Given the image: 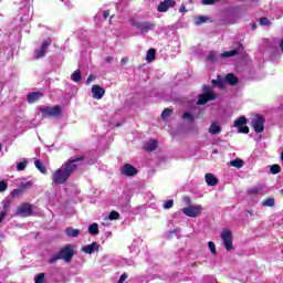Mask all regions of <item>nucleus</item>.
<instances>
[{
    "instance_id": "nucleus-1",
    "label": "nucleus",
    "mask_w": 283,
    "mask_h": 283,
    "mask_svg": "<svg viewBox=\"0 0 283 283\" xmlns=\"http://www.w3.org/2000/svg\"><path fill=\"white\" fill-rule=\"evenodd\" d=\"M82 160H85V156L71 157L52 174V184L65 185V182L70 180V176H72L74 171L78 169V165H76V163H82Z\"/></svg>"
},
{
    "instance_id": "nucleus-2",
    "label": "nucleus",
    "mask_w": 283,
    "mask_h": 283,
    "mask_svg": "<svg viewBox=\"0 0 283 283\" xmlns=\"http://www.w3.org/2000/svg\"><path fill=\"white\" fill-rule=\"evenodd\" d=\"M74 245L66 244L49 259V264H56L59 260H64L66 264H70V262H72V258H74Z\"/></svg>"
},
{
    "instance_id": "nucleus-3",
    "label": "nucleus",
    "mask_w": 283,
    "mask_h": 283,
    "mask_svg": "<svg viewBox=\"0 0 283 283\" xmlns=\"http://www.w3.org/2000/svg\"><path fill=\"white\" fill-rule=\"evenodd\" d=\"M42 118H59L63 111L60 105L55 106H42L39 108Z\"/></svg>"
},
{
    "instance_id": "nucleus-4",
    "label": "nucleus",
    "mask_w": 283,
    "mask_h": 283,
    "mask_svg": "<svg viewBox=\"0 0 283 283\" xmlns=\"http://www.w3.org/2000/svg\"><path fill=\"white\" fill-rule=\"evenodd\" d=\"M130 24L138 31H140L142 34H147V32H150V30H154V28H156V23L154 22H138L135 19H130Z\"/></svg>"
},
{
    "instance_id": "nucleus-5",
    "label": "nucleus",
    "mask_w": 283,
    "mask_h": 283,
    "mask_svg": "<svg viewBox=\"0 0 283 283\" xmlns=\"http://www.w3.org/2000/svg\"><path fill=\"white\" fill-rule=\"evenodd\" d=\"M221 240L227 251H233V233H231V230L223 229L221 231Z\"/></svg>"
},
{
    "instance_id": "nucleus-6",
    "label": "nucleus",
    "mask_w": 283,
    "mask_h": 283,
    "mask_svg": "<svg viewBox=\"0 0 283 283\" xmlns=\"http://www.w3.org/2000/svg\"><path fill=\"white\" fill-rule=\"evenodd\" d=\"M182 213L187 216L188 218H198V216L202 214V206L197 205H190L182 209Z\"/></svg>"
},
{
    "instance_id": "nucleus-7",
    "label": "nucleus",
    "mask_w": 283,
    "mask_h": 283,
    "mask_svg": "<svg viewBox=\"0 0 283 283\" xmlns=\"http://www.w3.org/2000/svg\"><path fill=\"white\" fill-rule=\"evenodd\" d=\"M264 123H266V119L260 114L255 115L252 119V128L256 134H262V132H264Z\"/></svg>"
},
{
    "instance_id": "nucleus-8",
    "label": "nucleus",
    "mask_w": 283,
    "mask_h": 283,
    "mask_svg": "<svg viewBox=\"0 0 283 283\" xmlns=\"http://www.w3.org/2000/svg\"><path fill=\"white\" fill-rule=\"evenodd\" d=\"M50 45H52V40H50V39L43 40L40 49L34 51V59H36V60L43 59V56H45V54H48V49L50 48Z\"/></svg>"
},
{
    "instance_id": "nucleus-9",
    "label": "nucleus",
    "mask_w": 283,
    "mask_h": 283,
    "mask_svg": "<svg viewBox=\"0 0 283 283\" xmlns=\"http://www.w3.org/2000/svg\"><path fill=\"white\" fill-rule=\"evenodd\" d=\"M249 120L245 116H240L235 122L234 126L239 129V134H249V126H247V123Z\"/></svg>"
},
{
    "instance_id": "nucleus-10",
    "label": "nucleus",
    "mask_w": 283,
    "mask_h": 283,
    "mask_svg": "<svg viewBox=\"0 0 283 283\" xmlns=\"http://www.w3.org/2000/svg\"><path fill=\"white\" fill-rule=\"evenodd\" d=\"M120 174L130 178L138 175V169L132 166V164H125L120 169Z\"/></svg>"
},
{
    "instance_id": "nucleus-11",
    "label": "nucleus",
    "mask_w": 283,
    "mask_h": 283,
    "mask_svg": "<svg viewBox=\"0 0 283 283\" xmlns=\"http://www.w3.org/2000/svg\"><path fill=\"white\" fill-rule=\"evenodd\" d=\"M216 98H218V94L201 93L198 96L197 105H207L209 101H216Z\"/></svg>"
},
{
    "instance_id": "nucleus-12",
    "label": "nucleus",
    "mask_w": 283,
    "mask_h": 283,
    "mask_svg": "<svg viewBox=\"0 0 283 283\" xmlns=\"http://www.w3.org/2000/svg\"><path fill=\"white\" fill-rule=\"evenodd\" d=\"M92 94L95 101H101V98L105 96V88L101 87V85L94 84L92 86Z\"/></svg>"
},
{
    "instance_id": "nucleus-13",
    "label": "nucleus",
    "mask_w": 283,
    "mask_h": 283,
    "mask_svg": "<svg viewBox=\"0 0 283 283\" xmlns=\"http://www.w3.org/2000/svg\"><path fill=\"white\" fill-rule=\"evenodd\" d=\"M176 6V0H164L159 3L157 11L158 12H167L169 8H174Z\"/></svg>"
},
{
    "instance_id": "nucleus-14",
    "label": "nucleus",
    "mask_w": 283,
    "mask_h": 283,
    "mask_svg": "<svg viewBox=\"0 0 283 283\" xmlns=\"http://www.w3.org/2000/svg\"><path fill=\"white\" fill-rule=\"evenodd\" d=\"M99 249H101V245L96 241H94L88 245H84L82 248V251L87 255H92V253H95V251H99Z\"/></svg>"
},
{
    "instance_id": "nucleus-15",
    "label": "nucleus",
    "mask_w": 283,
    "mask_h": 283,
    "mask_svg": "<svg viewBox=\"0 0 283 283\" xmlns=\"http://www.w3.org/2000/svg\"><path fill=\"white\" fill-rule=\"evenodd\" d=\"M18 214L19 216H32V205H30V203H22L18 208Z\"/></svg>"
},
{
    "instance_id": "nucleus-16",
    "label": "nucleus",
    "mask_w": 283,
    "mask_h": 283,
    "mask_svg": "<svg viewBox=\"0 0 283 283\" xmlns=\"http://www.w3.org/2000/svg\"><path fill=\"white\" fill-rule=\"evenodd\" d=\"M209 134H212L213 136H218V134L222 133V126H220V122L214 120L210 124V127L208 129Z\"/></svg>"
},
{
    "instance_id": "nucleus-17",
    "label": "nucleus",
    "mask_w": 283,
    "mask_h": 283,
    "mask_svg": "<svg viewBox=\"0 0 283 283\" xmlns=\"http://www.w3.org/2000/svg\"><path fill=\"white\" fill-rule=\"evenodd\" d=\"M41 98H43V93L41 92H32L27 95V101L31 104L39 102Z\"/></svg>"
},
{
    "instance_id": "nucleus-18",
    "label": "nucleus",
    "mask_w": 283,
    "mask_h": 283,
    "mask_svg": "<svg viewBox=\"0 0 283 283\" xmlns=\"http://www.w3.org/2000/svg\"><path fill=\"white\" fill-rule=\"evenodd\" d=\"M158 149V140L150 139L144 145V151H156Z\"/></svg>"
},
{
    "instance_id": "nucleus-19",
    "label": "nucleus",
    "mask_w": 283,
    "mask_h": 283,
    "mask_svg": "<svg viewBox=\"0 0 283 283\" xmlns=\"http://www.w3.org/2000/svg\"><path fill=\"white\" fill-rule=\"evenodd\" d=\"M205 178L208 187H216L219 182V180L211 172L206 174Z\"/></svg>"
},
{
    "instance_id": "nucleus-20",
    "label": "nucleus",
    "mask_w": 283,
    "mask_h": 283,
    "mask_svg": "<svg viewBox=\"0 0 283 283\" xmlns=\"http://www.w3.org/2000/svg\"><path fill=\"white\" fill-rule=\"evenodd\" d=\"M226 83H228V85L235 86L240 83V80L233 73H228L226 75Z\"/></svg>"
},
{
    "instance_id": "nucleus-21",
    "label": "nucleus",
    "mask_w": 283,
    "mask_h": 283,
    "mask_svg": "<svg viewBox=\"0 0 283 283\" xmlns=\"http://www.w3.org/2000/svg\"><path fill=\"white\" fill-rule=\"evenodd\" d=\"M65 234L69 238H78V235H81V230L69 227L65 229Z\"/></svg>"
},
{
    "instance_id": "nucleus-22",
    "label": "nucleus",
    "mask_w": 283,
    "mask_h": 283,
    "mask_svg": "<svg viewBox=\"0 0 283 283\" xmlns=\"http://www.w3.org/2000/svg\"><path fill=\"white\" fill-rule=\"evenodd\" d=\"M34 166L36 170L40 171V174H48V168L45 167V165H43V161H41V159H36L34 161Z\"/></svg>"
},
{
    "instance_id": "nucleus-23",
    "label": "nucleus",
    "mask_w": 283,
    "mask_h": 283,
    "mask_svg": "<svg viewBox=\"0 0 283 283\" xmlns=\"http://www.w3.org/2000/svg\"><path fill=\"white\" fill-rule=\"evenodd\" d=\"M146 61L148 63H154V61H156V49H149L147 51Z\"/></svg>"
},
{
    "instance_id": "nucleus-24",
    "label": "nucleus",
    "mask_w": 283,
    "mask_h": 283,
    "mask_svg": "<svg viewBox=\"0 0 283 283\" xmlns=\"http://www.w3.org/2000/svg\"><path fill=\"white\" fill-rule=\"evenodd\" d=\"M263 189L264 188L262 186L249 188L247 190V195L248 196H258V193H262Z\"/></svg>"
},
{
    "instance_id": "nucleus-25",
    "label": "nucleus",
    "mask_w": 283,
    "mask_h": 283,
    "mask_svg": "<svg viewBox=\"0 0 283 283\" xmlns=\"http://www.w3.org/2000/svg\"><path fill=\"white\" fill-rule=\"evenodd\" d=\"M240 54V51H238V49H234L232 51H226L223 53H221V59H229L231 56H238Z\"/></svg>"
},
{
    "instance_id": "nucleus-26",
    "label": "nucleus",
    "mask_w": 283,
    "mask_h": 283,
    "mask_svg": "<svg viewBox=\"0 0 283 283\" xmlns=\"http://www.w3.org/2000/svg\"><path fill=\"white\" fill-rule=\"evenodd\" d=\"M230 167H235V169H242L244 167V160L237 158L230 161Z\"/></svg>"
},
{
    "instance_id": "nucleus-27",
    "label": "nucleus",
    "mask_w": 283,
    "mask_h": 283,
    "mask_svg": "<svg viewBox=\"0 0 283 283\" xmlns=\"http://www.w3.org/2000/svg\"><path fill=\"white\" fill-rule=\"evenodd\" d=\"M82 78H83V75L81 74V70H76V71H74V72L71 74V80H72L74 83L81 82Z\"/></svg>"
},
{
    "instance_id": "nucleus-28",
    "label": "nucleus",
    "mask_w": 283,
    "mask_h": 283,
    "mask_svg": "<svg viewBox=\"0 0 283 283\" xmlns=\"http://www.w3.org/2000/svg\"><path fill=\"white\" fill-rule=\"evenodd\" d=\"M282 171V166L277 165V164H274L270 167V172L273 175V176H277V174H280Z\"/></svg>"
},
{
    "instance_id": "nucleus-29",
    "label": "nucleus",
    "mask_w": 283,
    "mask_h": 283,
    "mask_svg": "<svg viewBox=\"0 0 283 283\" xmlns=\"http://www.w3.org/2000/svg\"><path fill=\"white\" fill-rule=\"evenodd\" d=\"M88 233H91V235H98L99 231H98V223H92L88 227Z\"/></svg>"
},
{
    "instance_id": "nucleus-30",
    "label": "nucleus",
    "mask_w": 283,
    "mask_h": 283,
    "mask_svg": "<svg viewBox=\"0 0 283 283\" xmlns=\"http://www.w3.org/2000/svg\"><path fill=\"white\" fill-rule=\"evenodd\" d=\"M174 114V109L171 108H165L161 113V118L163 120H167L169 118V116H171Z\"/></svg>"
},
{
    "instance_id": "nucleus-31",
    "label": "nucleus",
    "mask_w": 283,
    "mask_h": 283,
    "mask_svg": "<svg viewBox=\"0 0 283 283\" xmlns=\"http://www.w3.org/2000/svg\"><path fill=\"white\" fill-rule=\"evenodd\" d=\"M209 17H205V15H199L196 21L195 24L196 25H202V23H207L209 21Z\"/></svg>"
},
{
    "instance_id": "nucleus-32",
    "label": "nucleus",
    "mask_w": 283,
    "mask_h": 283,
    "mask_svg": "<svg viewBox=\"0 0 283 283\" xmlns=\"http://www.w3.org/2000/svg\"><path fill=\"white\" fill-rule=\"evenodd\" d=\"M263 207H275V199L274 198H268L262 201Z\"/></svg>"
},
{
    "instance_id": "nucleus-33",
    "label": "nucleus",
    "mask_w": 283,
    "mask_h": 283,
    "mask_svg": "<svg viewBox=\"0 0 283 283\" xmlns=\"http://www.w3.org/2000/svg\"><path fill=\"white\" fill-rule=\"evenodd\" d=\"M109 220H120V213L118 211H111L108 214Z\"/></svg>"
},
{
    "instance_id": "nucleus-34",
    "label": "nucleus",
    "mask_w": 283,
    "mask_h": 283,
    "mask_svg": "<svg viewBox=\"0 0 283 283\" xmlns=\"http://www.w3.org/2000/svg\"><path fill=\"white\" fill-rule=\"evenodd\" d=\"M27 167H28V160L24 159L23 161H20L17 165V170L18 171H23Z\"/></svg>"
},
{
    "instance_id": "nucleus-35",
    "label": "nucleus",
    "mask_w": 283,
    "mask_h": 283,
    "mask_svg": "<svg viewBox=\"0 0 283 283\" xmlns=\"http://www.w3.org/2000/svg\"><path fill=\"white\" fill-rule=\"evenodd\" d=\"M182 118L184 120H190V123H193L195 120L193 114L189 112L184 113Z\"/></svg>"
},
{
    "instance_id": "nucleus-36",
    "label": "nucleus",
    "mask_w": 283,
    "mask_h": 283,
    "mask_svg": "<svg viewBox=\"0 0 283 283\" xmlns=\"http://www.w3.org/2000/svg\"><path fill=\"white\" fill-rule=\"evenodd\" d=\"M21 193H23V189L15 188L11 191V198H17V196H21Z\"/></svg>"
},
{
    "instance_id": "nucleus-37",
    "label": "nucleus",
    "mask_w": 283,
    "mask_h": 283,
    "mask_svg": "<svg viewBox=\"0 0 283 283\" xmlns=\"http://www.w3.org/2000/svg\"><path fill=\"white\" fill-rule=\"evenodd\" d=\"M202 94H216V92H213V90H211V87L207 84L202 86Z\"/></svg>"
},
{
    "instance_id": "nucleus-38",
    "label": "nucleus",
    "mask_w": 283,
    "mask_h": 283,
    "mask_svg": "<svg viewBox=\"0 0 283 283\" xmlns=\"http://www.w3.org/2000/svg\"><path fill=\"white\" fill-rule=\"evenodd\" d=\"M43 282H45V273H39L35 276V283H43Z\"/></svg>"
},
{
    "instance_id": "nucleus-39",
    "label": "nucleus",
    "mask_w": 283,
    "mask_h": 283,
    "mask_svg": "<svg viewBox=\"0 0 283 283\" xmlns=\"http://www.w3.org/2000/svg\"><path fill=\"white\" fill-rule=\"evenodd\" d=\"M208 247H209L210 252L212 253V255H216V253H218V252L216 251V243H213L212 241H209V242H208Z\"/></svg>"
},
{
    "instance_id": "nucleus-40",
    "label": "nucleus",
    "mask_w": 283,
    "mask_h": 283,
    "mask_svg": "<svg viewBox=\"0 0 283 283\" xmlns=\"http://www.w3.org/2000/svg\"><path fill=\"white\" fill-rule=\"evenodd\" d=\"M30 187H32V181H27L20 185V189H22V191H25V189H30Z\"/></svg>"
},
{
    "instance_id": "nucleus-41",
    "label": "nucleus",
    "mask_w": 283,
    "mask_h": 283,
    "mask_svg": "<svg viewBox=\"0 0 283 283\" xmlns=\"http://www.w3.org/2000/svg\"><path fill=\"white\" fill-rule=\"evenodd\" d=\"M260 25H271V20H269V18H261L260 19Z\"/></svg>"
},
{
    "instance_id": "nucleus-42",
    "label": "nucleus",
    "mask_w": 283,
    "mask_h": 283,
    "mask_svg": "<svg viewBox=\"0 0 283 283\" xmlns=\"http://www.w3.org/2000/svg\"><path fill=\"white\" fill-rule=\"evenodd\" d=\"M220 0H201L203 6H213V3H218Z\"/></svg>"
},
{
    "instance_id": "nucleus-43",
    "label": "nucleus",
    "mask_w": 283,
    "mask_h": 283,
    "mask_svg": "<svg viewBox=\"0 0 283 283\" xmlns=\"http://www.w3.org/2000/svg\"><path fill=\"white\" fill-rule=\"evenodd\" d=\"M212 85H218V87H224V82L222 80H212Z\"/></svg>"
},
{
    "instance_id": "nucleus-44",
    "label": "nucleus",
    "mask_w": 283,
    "mask_h": 283,
    "mask_svg": "<svg viewBox=\"0 0 283 283\" xmlns=\"http://www.w3.org/2000/svg\"><path fill=\"white\" fill-rule=\"evenodd\" d=\"M171 207H174V200L172 199L165 201L164 209H171Z\"/></svg>"
},
{
    "instance_id": "nucleus-45",
    "label": "nucleus",
    "mask_w": 283,
    "mask_h": 283,
    "mask_svg": "<svg viewBox=\"0 0 283 283\" xmlns=\"http://www.w3.org/2000/svg\"><path fill=\"white\" fill-rule=\"evenodd\" d=\"M208 61H210L211 63H216V53L212 51L208 54Z\"/></svg>"
},
{
    "instance_id": "nucleus-46",
    "label": "nucleus",
    "mask_w": 283,
    "mask_h": 283,
    "mask_svg": "<svg viewBox=\"0 0 283 283\" xmlns=\"http://www.w3.org/2000/svg\"><path fill=\"white\" fill-rule=\"evenodd\" d=\"M8 189V184L4 180L0 181V192H3Z\"/></svg>"
},
{
    "instance_id": "nucleus-47",
    "label": "nucleus",
    "mask_w": 283,
    "mask_h": 283,
    "mask_svg": "<svg viewBox=\"0 0 283 283\" xmlns=\"http://www.w3.org/2000/svg\"><path fill=\"white\" fill-rule=\"evenodd\" d=\"M96 80V76L94 75H88L87 80H86V85H90V83H92V81H95Z\"/></svg>"
},
{
    "instance_id": "nucleus-48",
    "label": "nucleus",
    "mask_w": 283,
    "mask_h": 283,
    "mask_svg": "<svg viewBox=\"0 0 283 283\" xmlns=\"http://www.w3.org/2000/svg\"><path fill=\"white\" fill-rule=\"evenodd\" d=\"M6 216H8L7 211L0 212V224H1V222H3V220H6Z\"/></svg>"
},
{
    "instance_id": "nucleus-49",
    "label": "nucleus",
    "mask_w": 283,
    "mask_h": 283,
    "mask_svg": "<svg viewBox=\"0 0 283 283\" xmlns=\"http://www.w3.org/2000/svg\"><path fill=\"white\" fill-rule=\"evenodd\" d=\"M127 277H128L127 273L122 274L119 280H118V283L125 282V280H127Z\"/></svg>"
},
{
    "instance_id": "nucleus-50",
    "label": "nucleus",
    "mask_w": 283,
    "mask_h": 283,
    "mask_svg": "<svg viewBox=\"0 0 283 283\" xmlns=\"http://www.w3.org/2000/svg\"><path fill=\"white\" fill-rule=\"evenodd\" d=\"M120 63L122 65H127V63H129V57H122Z\"/></svg>"
},
{
    "instance_id": "nucleus-51",
    "label": "nucleus",
    "mask_w": 283,
    "mask_h": 283,
    "mask_svg": "<svg viewBox=\"0 0 283 283\" xmlns=\"http://www.w3.org/2000/svg\"><path fill=\"white\" fill-rule=\"evenodd\" d=\"M8 209H10V201L4 202L3 205V211L8 213Z\"/></svg>"
},
{
    "instance_id": "nucleus-52",
    "label": "nucleus",
    "mask_w": 283,
    "mask_h": 283,
    "mask_svg": "<svg viewBox=\"0 0 283 283\" xmlns=\"http://www.w3.org/2000/svg\"><path fill=\"white\" fill-rule=\"evenodd\" d=\"M104 21H107V18L109 17V10L104 11Z\"/></svg>"
},
{
    "instance_id": "nucleus-53",
    "label": "nucleus",
    "mask_w": 283,
    "mask_h": 283,
    "mask_svg": "<svg viewBox=\"0 0 283 283\" xmlns=\"http://www.w3.org/2000/svg\"><path fill=\"white\" fill-rule=\"evenodd\" d=\"M184 202H186L187 205H191V198L184 197Z\"/></svg>"
},
{
    "instance_id": "nucleus-54",
    "label": "nucleus",
    "mask_w": 283,
    "mask_h": 283,
    "mask_svg": "<svg viewBox=\"0 0 283 283\" xmlns=\"http://www.w3.org/2000/svg\"><path fill=\"white\" fill-rule=\"evenodd\" d=\"M179 12H187V7H185V4H182V6L179 8Z\"/></svg>"
},
{
    "instance_id": "nucleus-55",
    "label": "nucleus",
    "mask_w": 283,
    "mask_h": 283,
    "mask_svg": "<svg viewBox=\"0 0 283 283\" xmlns=\"http://www.w3.org/2000/svg\"><path fill=\"white\" fill-rule=\"evenodd\" d=\"M112 61H114V57H112V56H107V57L105 59V62H106V63H112Z\"/></svg>"
},
{
    "instance_id": "nucleus-56",
    "label": "nucleus",
    "mask_w": 283,
    "mask_h": 283,
    "mask_svg": "<svg viewBox=\"0 0 283 283\" xmlns=\"http://www.w3.org/2000/svg\"><path fill=\"white\" fill-rule=\"evenodd\" d=\"M247 218H249V216H253V211H251V210H247Z\"/></svg>"
},
{
    "instance_id": "nucleus-57",
    "label": "nucleus",
    "mask_w": 283,
    "mask_h": 283,
    "mask_svg": "<svg viewBox=\"0 0 283 283\" xmlns=\"http://www.w3.org/2000/svg\"><path fill=\"white\" fill-rule=\"evenodd\" d=\"M255 28H256V25H255V24H253V25H252V30H255Z\"/></svg>"
},
{
    "instance_id": "nucleus-58",
    "label": "nucleus",
    "mask_w": 283,
    "mask_h": 283,
    "mask_svg": "<svg viewBox=\"0 0 283 283\" xmlns=\"http://www.w3.org/2000/svg\"><path fill=\"white\" fill-rule=\"evenodd\" d=\"M1 149H3V146L0 144V151H1Z\"/></svg>"
},
{
    "instance_id": "nucleus-59",
    "label": "nucleus",
    "mask_w": 283,
    "mask_h": 283,
    "mask_svg": "<svg viewBox=\"0 0 283 283\" xmlns=\"http://www.w3.org/2000/svg\"><path fill=\"white\" fill-rule=\"evenodd\" d=\"M281 193H283V189L281 190Z\"/></svg>"
}]
</instances>
